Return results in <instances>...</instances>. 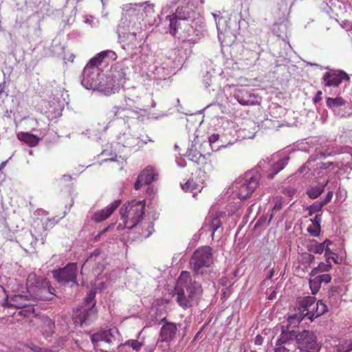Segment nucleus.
<instances>
[{"mask_svg":"<svg viewBox=\"0 0 352 352\" xmlns=\"http://www.w3.org/2000/svg\"><path fill=\"white\" fill-rule=\"evenodd\" d=\"M200 333H201V331L197 333V334L195 335V336L194 338L195 340H197L199 338Z\"/></svg>","mask_w":352,"mask_h":352,"instance_id":"52","label":"nucleus"},{"mask_svg":"<svg viewBox=\"0 0 352 352\" xmlns=\"http://www.w3.org/2000/svg\"><path fill=\"white\" fill-rule=\"evenodd\" d=\"M219 135L218 134H212L208 138L209 142L210 144L214 143L219 139Z\"/></svg>","mask_w":352,"mask_h":352,"instance_id":"41","label":"nucleus"},{"mask_svg":"<svg viewBox=\"0 0 352 352\" xmlns=\"http://www.w3.org/2000/svg\"><path fill=\"white\" fill-rule=\"evenodd\" d=\"M122 111H124L123 108L120 107H113L114 116H118V114Z\"/></svg>","mask_w":352,"mask_h":352,"instance_id":"43","label":"nucleus"},{"mask_svg":"<svg viewBox=\"0 0 352 352\" xmlns=\"http://www.w3.org/2000/svg\"><path fill=\"white\" fill-rule=\"evenodd\" d=\"M320 225L311 223L307 228V232L313 236H318L320 233Z\"/></svg>","mask_w":352,"mask_h":352,"instance_id":"31","label":"nucleus"},{"mask_svg":"<svg viewBox=\"0 0 352 352\" xmlns=\"http://www.w3.org/2000/svg\"><path fill=\"white\" fill-rule=\"evenodd\" d=\"M329 245H327V244H325V246H324V252H325V256H327L328 255H329V254L331 253V251L329 247Z\"/></svg>","mask_w":352,"mask_h":352,"instance_id":"45","label":"nucleus"},{"mask_svg":"<svg viewBox=\"0 0 352 352\" xmlns=\"http://www.w3.org/2000/svg\"><path fill=\"white\" fill-rule=\"evenodd\" d=\"M263 338L261 336H257L255 338V344L258 345H261L263 343Z\"/></svg>","mask_w":352,"mask_h":352,"instance_id":"44","label":"nucleus"},{"mask_svg":"<svg viewBox=\"0 0 352 352\" xmlns=\"http://www.w3.org/2000/svg\"><path fill=\"white\" fill-rule=\"evenodd\" d=\"M310 256L311 257V259H312V260H313V259H314V256H313V255H310Z\"/></svg>","mask_w":352,"mask_h":352,"instance_id":"55","label":"nucleus"},{"mask_svg":"<svg viewBox=\"0 0 352 352\" xmlns=\"http://www.w3.org/2000/svg\"><path fill=\"white\" fill-rule=\"evenodd\" d=\"M344 352H350V351H345Z\"/></svg>","mask_w":352,"mask_h":352,"instance_id":"56","label":"nucleus"},{"mask_svg":"<svg viewBox=\"0 0 352 352\" xmlns=\"http://www.w3.org/2000/svg\"><path fill=\"white\" fill-rule=\"evenodd\" d=\"M124 346H130L133 350L138 351L142 346V344L136 340H129L124 342V344L119 346L118 348H122Z\"/></svg>","mask_w":352,"mask_h":352,"instance_id":"27","label":"nucleus"},{"mask_svg":"<svg viewBox=\"0 0 352 352\" xmlns=\"http://www.w3.org/2000/svg\"><path fill=\"white\" fill-rule=\"evenodd\" d=\"M148 12H154V9H153V5H151V6H148Z\"/></svg>","mask_w":352,"mask_h":352,"instance_id":"50","label":"nucleus"},{"mask_svg":"<svg viewBox=\"0 0 352 352\" xmlns=\"http://www.w3.org/2000/svg\"><path fill=\"white\" fill-rule=\"evenodd\" d=\"M93 257H94V255H91V256H89V258L87 260V262H89V261H91L92 260Z\"/></svg>","mask_w":352,"mask_h":352,"instance_id":"53","label":"nucleus"},{"mask_svg":"<svg viewBox=\"0 0 352 352\" xmlns=\"http://www.w3.org/2000/svg\"><path fill=\"white\" fill-rule=\"evenodd\" d=\"M158 175L155 168L151 166H146L138 175L134 184L135 190H140L143 186L150 184L155 180Z\"/></svg>","mask_w":352,"mask_h":352,"instance_id":"16","label":"nucleus"},{"mask_svg":"<svg viewBox=\"0 0 352 352\" xmlns=\"http://www.w3.org/2000/svg\"><path fill=\"white\" fill-rule=\"evenodd\" d=\"M235 98L236 100L242 105H252L254 104V102L250 99H245L243 97L241 96L239 94H235Z\"/></svg>","mask_w":352,"mask_h":352,"instance_id":"34","label":"nucleus"},{"mask_svg":"<svg viewBox=\"0 0 352 352\" xmlns=\"http://www.w3.org/2000/svg\"><path fill=\"white\" fill-rule=\"evenodd\" d=\"M117 159V155L116 153H113L111 154V157L108 158V159H104L102 161H107V160H110V161H116Z\"/></svg>","mask_w":352,"mask_h":352,"instance_id":"46","label":"nucleus"},{"mask_svg":"<svg viewBox=\"0 0 352 352\" xmlns=\"http://www.w3.org/2000/svg\"><path fill=\"white\" fill-rule=\"evenodd\" d=\"M294 330H283L276 342L274 352H294Z\"/></svg>","mask_w":352,"mask_h":352,"instance_id":"13","label":"nucleus"},{"mask_svg":"<svg viewBox=\"0 0 352 352\" xmlns=\"http://www.w3.org/2000/svg\"><path fill=\"white\" fill-rule=\"evenodd\" d=\"M332 197H333V192L329 191L327 192L324 199L320 202L323 204V206H325L327 203H329L331 200Z\"/></svg>","mask_w":352,"mask_h":352,"instance_id":"37","label":"nucleus"},{"mask_svg":"<svg viewBox=\"0 0 352 352\" xmlns=\"http://www.w3.org/2000/svg\"><path fill=\"white\" fill-rule=\"evenodd\" d=\"M261 179V175L258 173H247L243 179L237 182L238 196L240 199H247L257 188Z\"/></svg>","mask_w":352,"mask_h":352,"instance_id":"10","label":"nucleus"},{"mask_svg":"<svg viewBox=\"0 0 352 352\" xmlns=\"http://www.w3.org/2000/svg\"><path fill=\"white\" fill-rule=\"evenodd\" d=\"M190 0H173V3L175 4L182 3V4H188Z\"/></svg>","mask_w":352,"mask_h":352,"instance_id":"42","label":"nucleus"},{"mask_svg":"<svg viewBox=\"0 0 352 352\" xmlns=\"http://www.w3.org/2000/svg\"><path fill=\"white\" fill-rule=\"evenodd\" d=\"M323 206V204L320 201L314 202L312 205L308 206L307 208L309 216H311L314 213L321 211Z\"/></svg>","mask_w":352,"mask_h":352,"instance_id":"28","label":"nucleus"},{"mask_svg":"<svg viewBox=\"0 0 352 352\" xmlns=\"http://www.w3.org/2000/svg\"><path fill=\"white\" fill-rule=\"evenodd\" d=\"M17 138L20 141L27 144L30 147L37 146L40 140L38 137L28 132H21L17 133Z\"/></svg>","mask_w":352,"mask_h":352,"instance_id":"20","label":"nucleus"},{"mask_svg":"<svg viewBox=\"0 0 352 352\" xmlns=\"http://www.w3.org/2000/svg\"><path fill=\"white\" fill-rule=\"evenodd\" d=\"M153 231V226L151 223H144V228H142V231L140 232V234L142 237H148L152 232Z\"/></svg>","mask_w":352,"mask_h":352,"instance_id":"30","label":"nucleus"},{"mask_svg":"<svg viewBox=\"0 0 352 352\" xmlns=\"http://www.w3.org/2000/svg\"><path fill=\"white\" fill-rule=\"evenodd\" d=\"M296 346L300 352H320L321 344L318 341L314 331L303 330L302 331H294Z\"/></svg>","mask_w":352,"mask_h":352,"instance_id":"8","label":"nucleus"},{"mask_svg":"<svg viewBox=\"0 0 352 352\" xmlns=\"http://www.w3.org/2000/svg\"><path fill=\"white\" fill-rule=\"evenodd\" d=\"M321 283L317 276L309 280V287L313 294H316L320 289Z\"/></svg>","mask_w":352,"mask_h":352,"instance_id":"29","label":"nucleus"},{"mask_svg":"<svg viewBox=\"0 0 352 352\" xmlns=\"http://www.w3.org/2000/svg\"><path fill=\"white\" fill-rule=\"evenodd\" d=\"M32 298L28 294H14L12 296H7L3 304L4 311L7 309V315H14L15 313L10 311L9 309H21L19 315L24 317H29L34 313L32 307Z\"/></svg>","mask_w":352,"mask_h":352,"instance_id":"6","label":"nucleus"},{"mask_svg":"<svg viewBox=\"0 0 352 352\" xmlns=\"http://www.w3.org/2000/svg\"><path fill=\"white\" fill-rule=\"evenodd\" d=\"M324 191V187L316 186L310 188L307 193L308 196L311 199H316Z\"/></svg>","mask_w":352,"mask_h":352,"instance_id":"26","label":"nucleus"},{"mask_svg":"<svg viewBox=\"0 0 352 352\" xmlns=\"http://www.w3.org/2000/svg\"><path fill=\"white\" fill-rule=\"evenodd\" d=\"M327 258H326V262L324 263H329V264H331V259L333 260L335 262H336V258H334L333 257H330L329 255L327 256H326Z\"/></svg>","mask_w":352,"mask_h":352,"instance_id":"48","label":"nucleus"},{"mask_svg":"<svg viewBox=\"0 0 352 352\" xmlns=\"http://www.w3.org/2000/svg\"><path fill=\"white\" fill-rule=\"evenodd\" d=\"M109 51H102L98 54H97L94 57L90 59L89 61L87 66L90 68L96 67L102 64L104 60V58L107 56Z\"/></svg>","mask_w":352,"mask_h":352,"instance_id":"21","label":"nucleus"},{"mask_svg":"<svg viewBox=\"0 0 352 352\" xmlns=\"http://www.w3.org/2000/svg\"><path fill=\"white\" fill-rule=\"evenodd\" d=\"M112 329L98 331L91 336V341L94 347L102 352H110L117 344L114 332Z\"/></svg>","mask_w":352,"mask_h":352,"instance_id":"9","label":"nucleus"},{"mask_svg":"<svg viewBox=\"0 0 352 352\" xmlns=\"http://www.w3.org/2000/svg\"><path fill=\"white\" fill-rule=\"evenodd\" d=\"M78 267L75 263H68L65 267L53 271V276L60 283H77Z\"/></svg>","mask_w":352,"mask_h":352,"instance_id":"14","label":"nucleus"},{"mask_svg":"<svg viewBox=\"0 0 352 352\" xmlns=\"http://www.w3.org/2000/svg\"><path fill=\"white\" fill-rule=\"evenodd\" d=\"M285 193H287L289 196H292V195L294 194V190H285Z\"/></svg>","mask_w":352,"mask_h":352,"instance_id":"49","label":"nucleus"},{"mask_svg":"<svg viewBox=\"0 0 352 352\" xmlns=\"http://www.w3.org/2000/svg\"><path fill=\"white\" fill-rule=\"evenodd\" d=\"M182 188L185 192H190L195 197L198 192L203 189L202 184L197 182L194 178L189 179L185 184H182Z\"/></svg>","mask_w":352,"mask_h":352,"instance_id":"19","label":"nucleus"},{"mask_svg":"<svg viewBox=\"0 0 352 352\" xmlns=\"http://www.w3.org/2000/svg\"><path fill=\"white\" fill-rule=\"evenodd\" d=\"M321 80L324 87H338L343 81H350V76L343 70L329 69L323 74Z\"/></svg>","mask_w":352,"mask_h":352,"instance_id":"11","label":"nucleus"},{"mask_svg":"<svg viewBox=\"0 0 352 352\" xmlns=\"http://www.w3.org/2000/svg\"><path fill=\"white\" fill-rule=\"evenodd\" d=\"M120 200H115L105 208H103L100 210L96 212L93 215L92 219L98 223L106 220L120 206Z\"/></svg>","mask_w":352,"mask_h":352,"instance_id":"17","label":"nucleus"},{"mask_svg":"<svg viewBox=\"0 0 352 352\" xmlns=\"http://www.w3.org/2000/svg\"><path fill=\"white\" fill-rule=\"evenodd\" d=\"M221 226V221L217 217H214L210 224V230L212 231V234Z\"/></svg>","mask_w":352,"mask_h":352,"instance_id":"32","label":"nucleus"},{"mask_svg":"<svg viewBox=\"0 0 352 352\" xmlns=\"http://www.w3.org/2000/svg\"><path fill=\"white\" fill-rule=\"evenodd\" d=\"M332 242L326 239L323 243H318L316 241L314 240L311 245H309V250L313 252L315 254H322L324 252L325 244L327 245H330Z\"/></svg>","mask_w":352,"mask_h":352,"instance_id":"22","label":"nucleus"},{"mask_svg":"<svg viewBox=\"0 0 352 352\" xmlns=\"http://www.w3.org/2000/svg\"><path fill=\"white\" fill-rule=\"evenodd\" d=\"M275 205L273 207L272 210L273 211H278L282 209L284 205V201L283 200V198L280 197H276L274 198Z\"/></svg>","mask_w":352,"mask_h":352,"instance_id":"33","label":"nucleus"},{"mask_svg":"<svg viewBox=\"0 0 352 352\" xmlns=\"http://www.w3.org/2000/svg\"><path fill=\"white\" fill-rule=\"evenodd\" d=\"M311 223L320 225L322 221V214H316L313 219H311Z\"/></svg>","mask_w":352,"mask_h":352,"instance_id":"40","label":"nucleus"},{"mask_svg":"<svg viewBox=\"0 0 352 352\" xmlns=\"http://www.w3.org/2000/svg\"><path fill=\"white\" fill-rule=\"evenodd\" d=\"M107 230H108V228H104V230H102L100 232V234H98V236H100L101 234H102L105 233V232L107 231Z\"/></svg>","mask_w":352,"mask_h":352,"instance_id":"51","label":"nucleus"},{"mask_svg":"<svg viewBox=\"0 0 352 352\" xmlns=\"http://www.w3.org/2000/svg\"><path fill=\"white\" fill-rule=\"evenodd\" d=\"M346 101L342 97H336L335 98H327V106L329 108H335L344 106Z\"/></svg>","mask_w":352,"mask_h":352,"instance_id":"25","label":"nucleus"},{"mask_svg":"<svg viewBox=\"0 0 352 352\" xmlns=\"http://www.w3.org/2000/svg\"><path fill=\"white\" fill-rule=\"evenodd\" d=\"M318 278L320 280V283H329L331 280V276L330 274H324L322 275H317Z\"/></svg>","mask_w":352,"mask_h":352,"instance_id":"36","label":"nucleus"},{"mask_svg":"<svg viewBox=\"0 0 352 352\" xmlns=\"http://www.w3.org/2000/svg\"><path fill=\"white\" fill-rule=\"evenodd\" d=\"M287 164V160L282 159L278 160L276 164H274L272 172L267 174V178L272 179L274 176L278 174L281 170H283Z\"/></svg>","mask_w":352,"mask_h":352,"instance_id":"23","label":"nucleus"},{"mask_svg":"<svg viewBox=\"0 0 352 352\" xmlns=\"http://www.w3.org/2000/svg\"><path fill=\"white\" fill-rule=\"evenodd\" d=\"M297 307L299 313L289 316V320L300 322L303 318H307L313 321L328 311L327 306L322 300L316 301V298L311 296L298 298Z\"/></svg>","mask_w":352,"mask_h":352,"instance_id":"3","label":"nucleus"},{"mask_svg":"<svg viewBox=\"0 0 352 352\" xmlns=\"http://www.w3.org/2000/svg\"><path fill=\"white\" fill-rule=\"evenodd\" d=\"M201 159L204 160L203 155L200 153H197V155L192 156L191 160L195 161V162L199 164L200 162Z\"/></svg>","mask_w":352,"mask_h":352,"instance_id":"39","label":"nucleus"},{"mask_svg":"<svg viewBox=\"0 0 352 352\" xmlns=\"http://www.w3.org/2000/svg\"><path fill=\"white\" fill-rule=\"evenodd\" d=\"M94 298H95V294L92 293V292H89L88 294L87 297L86 298V300H85L84 305H93V307H95L96 302H94Z\"/></svg>","mask_w":352,"mask_h":352,"instance_id":"35","label":"nucleus"},{"mask_svg":"<svg viewBox=\"0 0 352 352\" xmlns=\"http://www.w3.org/2000/svg\"><path fill=\"white\" fill-rule=\"evenodd\" d=\"M154 349H155L154 346H148L144 349V351H145V352H153Z\"/></svg>","mask_w":352,"mask_h":352,"instance_id":"47","label":"nucleus"},{"mask_svg":"<svg viewBox=\"0 0 352 352\" xmlns=\"http://www.w3.org/2000/svg\"><path fill=\"white\" fill-rule=\"evenodd\" d=\"M97 317V309L93 305H83L74 311L73 320L76 325L90 323Z\"/></svg>","mask_w":352,"mask_h":352,"instance_id":"12","label":"nucleus"},{"mask_svg":"<svg viewBox=\"0 0 352 352\" xmlns=\"http://www.w3.org/2000/svg\"><path fill=\"white\" fill-rule=\"evenodd\" d=\"M195 12L188 6H179L175 12L166 18L169 19L170 33L179 39L192 41L194 34L198 35L197 30L194 28Z\"/></svg>","mask_w":352,"mask_h":352,"instance_id":"2","label":"nucleus"},{"mask_svg":"<svg viewBox=\"0 0 352 352\" xmlns=\"http://www.w3.org/2000/svg\"><path fill=\"white\" fill-rule=\"evenodd\" d=\"M0 290H1L2 292H4V291H5V290H4V289H3V287L2 286H1V285H0Z\"/></svg>","mask_w":352,"mask_h":352,"instance_id":"54","label":"nucleus"},{"mask_svg":"<svg viewBox=\"0 0 352 352\" xmlns=\"http://www.w3.org/2000/svg\"><path fill=\"white\" fill-rule=\"evenodd\" d=\"M331 264L321 262L316 267L312 269L310 274L311 276H317L320 273L329 272L331 269Z\"/></svg>","mask_w":352,"mask_h":352,"instance_id":"24","label":"nucleus"},{"mask_svg":"<svg viewBox=\"0 0 352 352\" xmlns=\"http://www.w3.org/2000/svg\"><path fill=\"white\" fill-rule=\"evenodd\" d=\"M189 263L195 275H203L205 268H208L213 264L212 249L207 245L197 248L193 252Z\"/></svg>","mask_w":352,"mask_h":352,"instance_id":"7","label":"nucleus"},{"mask_svg":"<svg viewBox=\"0 0 352 352\" xmlns=\"http://www.w3.org/2000/svg\"><path fill=\"white\" fill-rule=\"evenodd\" d=\"M162 322L164 324L160 329L159 339L161 342H170L176 338L177 325L175 322L168 321L166 318L162 320Z\"/></svg>","mask_w":352,"mask_h":352,"instance_id":"15","label":"nucleus"},{"mask_svg":"<svg viewBox=\"0 0 352 352\" xmlns=\"http://www.w3.org/2000/svg\"><path fill=\"white\" fill-rule=\"evenodd\" d=\"M146 201L145 200L137 201L132 200L127 204H124L120 210L121 220L123 221L124 227L119 224L118 229L124 228L132 229L141 223L145 212Z\"/></svg>","mask_w":352,"mask_h":352,"instance_id":"4","label":"nucleus"},{"mask_svg":"<svg viewBox=\"0 0 352 352\" xmlns=\"http://www.w3.org/2000/svg\"><path fill=\"white\" fill-rule=\"evenodd\" d=\"M322 91H318L316 96L314 98L313 101L315 104L319 102L322 100Z\"/></svg>","mask_w":352,"mask_h":352,"instance_id":"38","label":"nucleus"},{"mask_svg":"<svg viewBox=\"0 0 352 352\" xmlns=\"http://www.w3.org/2000/svg\"><path fill=\"white\" fill-rule=\"evenodd\" d=\"M203 294L201 284L192 280L189 272L182 271L175 287L173 297L183 309L197 306Z\"/></svg>","mask_w":352,"mask_h":352,"instance_id":"1","label":"nucleus"},{"mask_svg":"<svg viewBox=\"0 0 352 352\" xmlns=\"http://www.w3.org/2000/svg\"><path fill=\"white\" fill-rule=\"evenodd\" d=\"M55 324L48 316H42L39 319L37 329L45 337L48 338L54 333Z\"/></svg>","mask_w":352,"mask_h":352,"instance_id":"18","label":"nucleus"},{"mask_svg":"<svg viewBox=\"0 0 352 352\" xmlns=\"http://www.w3.org/2000/svg\"><path fill=\"white\" fill-rule=\"evenodd\" d=\"M27 293L32 300H50L55 296V289L46 278L30 273L26 282Z\"/></svg>","mask_w":352,"mask_h":352,"instance_id":"5","label":"nucleus"}]
</instances>
